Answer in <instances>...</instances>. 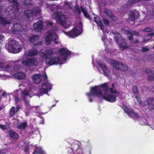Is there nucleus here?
I'll return each instance as SVG.
<instances>
[{"mask_svg": "<svg viewBox=\"0 0 154 154\" xmlns=\"http://www.w3.org/2000/svg\"><path fill=\"white\" fill-rule=\"evenodd\" d=\"M0 154H5V153L0 151Z\"/></svg>", "mask_w": 154, "mask_h": 154, "instance_id": "obj_55", "label": "nucleus"}, {"mask_svg": "<svg viewBox=\"0 0 154 154\" xmlns=\"http://www.w3.org/2000/svg\"><path fill=\"white\" fill-rule=\"evenodd\" d=\"M152 29L150 28H146L144 30L145 32H151L152 31Z\"/></svg>", "mask_w": 154, "mask_h": 154, "instance_id": "obj_41", "label": "nucleus"}, {"mask_svg": "<svg viewBox=\"0 0 154 154\" xmlns=\"http://www.w3.org/2000/svg\"><path fill=\"white\" fill-rule=\"evenodd\" d=\"M3 106L2 105V106H0V111H1V110H2V109H3Z\"/></svg>", "mask_w": 154, "mask_h": 154, "instance_id": "obj_51", "label": "nucleus"}, {"mask_svg": "<svg viewBox=\"0 0 154 154\" xmlns=\"http://www.w3.org/2000/svg\"><path fill=\"white\" fill-rule=\"evenodd\" d=\"M83 13L84 14L85 16L88 19H91V17L90 15L86 11V10H82Z\"/></svg>", "mask_w": 154, "mask_h": 154, "instance_id": "obj_34", "label": "nucleus"}, {"mask_svg": "<svg viewBox=\"0 0 154 154\" xmlns=\"http://www.w3.org/2000/svg\"><path fill=\"white\" fill-rule=\"evenodd\" d=\"M64 6V8H66L69 9H72L73 6L72 5L71 3L67 1H65Z\"/></svg>", "mask_w": 154, "mask_h": 154, "instance_id": "obj_28", "label": "nucleus"}, {"mask_svg": "<svg viewBox=\"0 0 154 154\" xmlns=\"http://www.w3.org/2000/svg\"><path fill=\"white\" fill-rule=\"evenodd\" d=\"M23 86V85H20V87H22V86Z\"/></svg>", "mask_w": 154, "mask_h": 154, "instance_id": "obj_59", "label": "nucleus"}, {"mask_svg": "<svg viewBox=\"0 0 154 154\" xmlns=\"http://www.w3.org/2000/svg\"><path fill=\"white\" fill-rule=\"evenodd\" d=\"M109 0V2L108 1L107 2V4H112L114 2V0Z\"/></svg>", "mask_w": 154, "mask_h": 154, "instance_id": "obj_48", "label": "nucleus"}, {"mask_svg": "<svg viewBox=\"0 0 154 154\" xmlns=\"http://www.w3.org/2000/svg\"><path fill=\"white\" fill-rule=\"evenodd\" d=\"M11 21V20H10L3 18L2 17H0V23L4 25L9 24Z\"/></svg>", "mask_w": 154, "mask_h": 154, "instance_id": "obj_27", "label": "nucleus"}, {"mask_svg": "<svg viewBox=\"0 0 154 154\" xmlns=\"http://www.w3.org/2000/svg\"><path fill=\"white\" fill-rule=\"evenodd\" d=\"M30 147V146H25V148H24V150L25 152H27L28 151L29 147Z\"/></svg>", "mask_w": 154, "mask_h": 154, "instance_id": "obj_47", "label": "nucleus"}, {"mask_svg": "<svg viewBox=\"0 0 154 154\" xmlns=\"http://www.w3.org/2000/svg\"><path fill=\"white\" fill-rule=\"evenodd\" d=\"M132 91L134 93L137 94L138 93V90L137 87L134 86L133 87Z\"/></svg>", "mask_w": 154, "mask_h": 154, "instance_id": "obj_37", "label": "nucleus"}, {"mask_svg": "<svg viewBox=\"0 0 154 154\" xmlns=\"http://www.w3.org/2000/svg\"><path fill=\"white\" fill-rule=\"evenodd\" d=\"M32 0H25L24 2L25 5H30L31 3V1Z\"/></svg>", "mask_w": 154, "mask_h": 154, "instance_id": "obj_38", "label": "nucleus"}, {"mask_svg": "<svg viewBox=\"0 0 154 154\" xmlns=\"http://www.w3.org/2000/svg\"><path fill=\"white\" fill-rule=\"evenodd\" d=\"M149 50V49L147 48L146 47H143L142 48V51L143 52H146L147 51Z\"/></svg>", "mask_w": 154, "mask_h": 154, "instance_id": "obj_42", "label": "nucleus"}, {"mask_svg": "<svg viewBox=\"0 0 154 154\" xmlns=\"http://www.w3.org/2000/svg\"><path fill=\"white\" fill-rule=\"evenodd\" d=\"M16 112L14 107L12 106L10 111V114L11 116H13L14 115Z\"/></svg>", "mask_w": 154, "mask_h": 154, "instance_id": "obj_32", "label": "nucleus"}, {"mask_svg": "<svg viewBox=\"0 0 154 154\" xmlns=\"http://www.w3.org/2000/svg\"><path fill=\"white\" fill-rule=\"evenodd\" d=\"M154 39V33H150L147 34L146 37L144 38L143 42H145L149 40H153Z\"/></svg>", "mask_w": 154, "mask_h": 154, "instance_id": "obj_24", "label": "nucleus"}, {"mask_svg": "<svg viewBox=\"0 0 154 154\" xmlns=\"http://www.w3.org/2000/svg\"><path fill=\"white\" fill-rule=\"evenodd\" d=\"M52 86V84L48 82H45L42 83L39 87V95L47 94L48 92L51 90Z\"/></svg>", "mask_w": 154, "mask_h": 154, "instance_id": "obj_8", "label": "nucleus"}, {"mask_svg": "<svg viewBox=\"0 0 154 154\" xmlns=\"http://www.w3.org/2000/svg\"><path fill=\"white\" fill-rule=\"evenodd\" d=\"M152 11L151 12V13L152 14H150L149 15H147L146 16L145 19H147L148 17H150V18H152L154 17V10H151Z\"/></svg>", "mask_w": 154, "mask_h": 154, "instance_id": "obj_35", "label": "nucleus"}, {"mask_svg": "<svg viewBox=\"0 0 154 154\" xmlns=\"http://www.w3.org/2000/svg\"><path fill=\"white\" fill-rule=\"evenodd\" d=\"M149 70H146V72H147V73H148V72H148Z\"/></svg>", "mask_w": 154, "mask_h": 154, "instance_id": "obj_58", "label": "nucleus"}, {"mask_svg": "<svg viewBox=\"0 0 154 154\" xmlns=\"http://www.w3.org/2000/svg\"><path fill=\"white\" fill-rule=\"evenodd\" d=\"M103 22L104 23L106 24V25H108L109 24V22L106 19H104L103 20Z\"/></svg>", "mask_w": 154, "mask_h": 154, "instance_id": "obj_45", "label": "nucleus"}, {"mask_svg": "<svg viewBox=\"0 0 154 154\" xmlns=\"http://www.w3.org/2000/svg\"><path fill=\"white\" fill-rule=\"evenodd\" d=\"M20 109V107L19 106H17L16 108V112H17Z\"/></svg>", "mask_w": 154, "mask_h": 154, "instance_id": "obj_50", "label": "nucleus"}, {"mask_svg": "<svg viewBox=\"0 0 154 154\" xmlns=\"http://www.w3.org/2000/svg\"><path fill=\"white\" fill-rule=\"evenodd\" d=\"M37 10H25V13L28 18H31L36 15Z\"/></svg>", "mask_w": 154, "mask_h": 154, "instance_id": "obj_19", "label": "nucleus"}, {"mask_svg": "<svg viewBox=\"0 0 154 154\" xmlns=\"http://www.w3.org/2000/svg\"><path fill=\"white\" fill-rule=\"evenodd\" d=\"M42 76L40 74H35L32 76V80L34 83L36 84L39 83L42 79Z\"/></svg>", "mask_w": 154, "mask_h": 154, "instance_id": "obj_17", "label": "nucleus"}, {"mask_svg": "<svg viewBox=\"0 0 154 154\" xmlns=\"http://www.w3.org/2000/svg\"><path fill=\"white\" fill-rule=\"evenodd\" d=\"M9 134L10 136L13 139H17L19 138L18 135L13 131L11 130L9 132Z\"/></svg>", "mask_w": 154, "mask_h": 154, "instance_id": "obj_26", "label": "nucleus"}, {"mask_svg": "<svg viewBox=\"0 0 154 154\" xmlns=\"http://www.w3.org/2000/svg\"><path fill=\"white\" fill-rule=\"evenodd\" d=\"M135 97L136 98L138 102L140 104H141V101H140V98L139 97V95L137 94L135 96Z\"/></svg>", "mask_w": 154, "mask_h": 154, "instance_id": "obj_39", "label": "nucleus"}, {"mask_svg": "<svg viewBox=\"0 0 154 154\" xmlns=\"http://www.w3.org/2000/svg\"><path fill=\"white\" fill-rule=\"evenodd\" d=\"M60 11L53 10L54 14L53 16L56 20L57 23L60 24L66 29L70 26L71 23L65 16L61 13Z\"/></svg>", "mask_w": 154, "mask_h": 154, "instance_id": "obj_4", "label": "nucleus"}, {"mask_svg": "<svg viewBox=\"0 0 154 154\" xmlns=\"http://www.w3.org/2000/svg\"><path fill=\"white\" fill-rule=\"evenodd\" d=\"M149 72L148 79L149 81H152L154 80V75L151 70H149Z\"/></svg>", "mask_w": 154, "mask_h": 154, "instance_id": "obj_31", "label": "nucleus"}, {"mask_svg": "<svg viewBox=\"0 0 154 154\" xmlns=\"http://www.w3.org/2000/svg\"><path fill=\"white\" fill-rule=\"evenodd\" d=\"M33 19V18H32L31 20H29V21H30L31 20H32V19Z\"/></svg>", "mask_w": 154, "mask_h": 154, "instance_id": "obj_61", "label": "nucleus"}, {"mask_svg": "<svg viewBox=\"0 0 154 154\" xmlns=\"http://www.w3.org/2000/svg\"><path fill=\"white\" fill-rule=\"evenodd\" d=\"M106 37L105 36H104V37H103L102 38V40L104 44V45H106V43H105V41L106 40L105 39H106Z\"/></svg>", "mask_w": 154, "mask_h": 154, "instance_id": "obj_43", "label": "nucleus"}, {"mask_svg": "<svg viewBox=\"0 0 154 154\" xmlns=\"http://www.w3.org/2000/svg\"><path fill=\"white\" fill-rule=\"evenodd\" d=\"M95 22L98 24V29H100L103 31V33H105L104 30V28L103 25L102 23L100 20L99 17H94Z\"/></svg>", "mask_w": 154, "mask_h": 154, "instance_id": "obj_18", "label": "nucleus"}, {"mask_svg": "<svg viewBox=\"0 0 154 154\" xmlns=\"http://www.w3.org/2000/svg\"><path fill=\"white\" fill-rule=\"evenodd\" d=\"M106 3H102V5H103V6H105V5Z\"/></svg>", "mask_w": 154, "mask_h": 154, "instance_id": "obj_56", "label": "nucleus"}, {"mask_svg": "<svg viewBox=\"0 0 154 154\" xmlns=\"http://www.w3.org/2000/svg\"><path fill=\"white\" fill-rule=\"evenodd\" d=\"M126 32H128V33L130 34L131 35L128 36V38L129 40H131L133 38V35H136L137 33V32H134L133 31H131V30H129L128 31H126Z\"/></svg>", "mask_w": 154, "mask_h": 154, "instance_id": "obj_30", "label": "nucleus"}, {"mask_svg": "<svg viewBox=\"0 0 154 154\" xmlns=\"http://www.w3.org/2000/svg\"><path fill=\"white\" fill-rule=\"evenodd\" d=\"M35 153L38 154H46L45 151L40 147H36V148L33 154H34Z\"/></svg>", "mask_w": 154, "mask_h": 154, "instance_id": "obj_25", "label": "nucleus"}, {"mask_svg": "<svg viewBox=\"0 0 154 154\" xmlns=\"http://www.w3.org/2000/svg\"><path fill=\"white\" fill-rule=\"evenodd\" d=\"M43 22L42 21L35 23L34 24V29L35 31H39L41 30L43 28Z\"/></svg>", "mask_w": 154, "mask_h": 154, "instance_id": "obj_16", "label": "nucleus"}, {"mask_svg": "<svg viewBox=\"0 0 154 154\" xmlns=\"http://www.w3.org/2000/svg\"><path fill=\"white\" fill-rule=\"evenodd\" d=\"M75 10H79V7L77 4L75 5Z\"/></svg>", "mask_w": 154, "mask_h": 154, "instance_id": "obj_49", "label": "nucleus"}, {"mask_svg": "<svg viewBox=\"0 0 154 154\" xmlns=\"http://www.w3.org/2000/svg\"><path fill=\"white\" fill-rule=\"evenodd\" d=\"M26 84L27 85L28 87L30 88V90L29 91L28 89L26 88L21 91V99L24 101L27 110H29L33 107H31L29 105V101L26 100V99L28 97H31L32 96L33 93L32 90V88H33V86L32 83L29 81L27 82Z\"/></svg>", "mask_w": 154, "mask_h": 154, "instance_id": "obj_3", "label": "nucleus"}, {"mask_svg": "<svg viewBox=\"0 0 154 154\" xmlns=\"http://www.w3.org/2000/svg\"><path fill=\"white\" fill-rule=\"evenodd\" d=\"M8 1L9 2L13 4V8H12V9H13L14 8V10H19V5L17 2V0H8Z\"/></svg>", "mask_w": 154, "mask_h": 154, "instance_id": "obj_22", "label": "nucleus"}, {"mask_svg": "<svg viewBox=\"0 0 154 154\" xmlns=\"http://www.w3.org/2000/svg\"><path fill=\"white\" fill-rule=\"evenodd\" d=\"M40 38V36L37 35H33L30 37L29 38V40L30 42L33 44V46L37 48H39L42 45V42H39L36 43L35 42L38 40Z\"/></svg>", "mask_w": 154, "mask_h": 154, "instance_id": "obj_13", "label": "nucleus"}, {"mask_svg": "<svg viewBox=\"0 0 154 154\" xmlns=\"http://www.w3.org/2000/svg\"><path fill=\"white\" fill-rule=\"evenodd\" d=\"M46 22L48 26H51L52 24V22L49 21H47Z\"/></svg>", "mask_w": 154, "mask_h": 154, "instance_id": "obj_44", "label": "nucleus"}, {"mask_svg": "<svg viewBox=\"0 0 154 154\" xmlns=\"http://www.w3.org/2000/svg\"><path fill=\"white\" fill-rule=\"evenodd\" d=\"M36 109H39V106H36L34 107Z\"/></svg>", "mask_w": 154, "mask_h": 154, "instance_id": "obj_52", "label": "nucleus"}, {"mask_svg": "<svg viewBox=\"0 0 154 154\" xmlns=\"http://www.w3.org/2000/svg\"><path fill=\"white\" fill-rule=\"evenodd\" d=\"M139 16L138 13L136 10H134V12L131 11L129 14V19H130L132 23H130L131 25L134 24V21L137 19Z\"/></svg>", "mask_w": 154, "mask_h": 154, "instance_id": "obj_15", "label": "nucleus"}, {"mask_svg": "<svg viewBox=\"0 0 154 154\" xmlns=\"http://www.w3.org/2000/svg\"><path fill=\"white\" fill-rule=\"evenodd\" d=\"M111 18L112 20H113V21H116L117 19L116 17L114 16H113V15H112V16L111 17Z\"/></svg>", "mask_w": 154, "mask_h": 154, "instance_id": "obj_46", "label": "nucleus"}, {"mask_svg": "<svg viewBox=\"0 0 154 154\" xmlns=\"http://www.w3.org/2000/svg\"><path fill=\"white\" fill-rule=\"evenodd\" d=\"M114 84L112 85L109 88L107 83H104L99 86L91 87L89 93L86 94L90 102H91L94 96L103 98L108 102L113 103L116 100V96L119 92L114 87Z\"/></svg>", "mask_w": 154, "mask_h": 154, "instance_id": "obj_2", "label": "nucleus"}, {"mask_svg": "<svg viewBox=\"0 0 154 154\" xmlns=\"http://www.w3.org/2000/svg\"><path fill=\"white\" fill-rule=\"evenodd\" d=\"M57 30V27H54L52 29L46 33L45 39V42L47 44H50L52 40L54 42L55 44L58 43V37L56 33Z\"/></svg>", "mask_w": 154, "mask_h": 154, "instance_id": "obj_5", "label": "nucleus"}, {"mask_svg": "<svg viewBox=\"0 0 154 154\" xmlns=\"http://www.w3.org/2000/svg\"><path fill=\"white\" fill-rule=\"evenodd\" d=\"M2 1V0H0V2H1Z\"/></svg>", "mask_w": 154, "mask_h": 154, "instance_id": "obj_63", "label": "nucleus"}, {"mask_svg": "<svg viewBox=\"0 0 154 154\" xmlns=\"http://www.w3.org/2000/svg\"><path fill=\"white\" fill-rule=\"evenodd\" d=\"M19 91V90H17L16 91H14V94H13V95H15V96L14 98H15V100L16 101H18L19 100V98L17 95L16 94V92H17Z\"/></svg>", "mask_w": 154, "mask_h": 154, "instance_id": "obj_36", "label": "nucleus"}, {"mask_svg": "<svg viewBox=\"0 0 154 154\" xmlns=\"http://www.w3.org/2000/svg\"><path fill=\"white\" fill-rule=\"evenodd\" d=\"M153 48L154 49V46L153 47Z\"/></svg>", "mask_w": 154, "mask_h": 154, "instance_id": "obj_64", "label": "nucleus"}, {"mask_svg": "<svg viewBox=\"0 0 154 154\" xmlns=\"http://www.w3.org/2000/svg\"><path fill=\"white\" fill-rule=\"evenodd\" d=\"M82 24L80 22L77 24L70 31L66 32L63 30V33L70 38H75L80 35L82 31Z\"/></svg>", "mask_w": 154, "mask_h": 154, "instance_id": "obj_7", "label": "nucleus"}, {"mask_svg": "<svg viewBox=\"0 0 154 154\" xmlns=\"http://www.w3.org/2000/svg\"><path fill=\"white\" fill-rule=\"evenodd\" d=\"M123 109L129 117L134 120H137L140 119V117L138 114L133 111V109L128 107L124 106Z\"/></svg>", "mask_w": 154, "mask_h": 154, "instance_id": "obj_11", "label": "nucleus"}, {"mask_svg": "<svg viewBox=\"0 0 154 154\" xmlns=\"http://www.w3.org/2000/svg\"><path fill=\"white\" fill-rule=\"evenodd\" d=\"M38 112V110H37V111H36V112Z\"/></svg>", "mask_w": 154, "mask_h": 154, "instance_id": "obj_62", "label": "nucleus"}, {"mask_svg": "<svg viewBox=\"0 0 154 154\" xmlns=\"http://www.w3.org/2000/svg\"><path fill=\"white\" fill-rule=\"evenodd\" d=\"M6 48L8 52L14 53H19L22 49V45L15 40H10L6 45Z\"/></svg>", "mask_w": 154, "mask_h": 154, "instance_id": "obj_6", "label": "nucleus"}, {"mask_svg": "<svg viewBox=\"0 0 154 154\" xmlns=\"http://www.w3.org/2000/svg\"><path fill=\"white\" fill-rule=\"evenodd\" d=\"M81 9H81V10H83V8H82V7H81Z\"/></svg>", "mask_w": 154, "mask_h": 154, "instance_id": "obj_60", "label": "nucleus"}, {"mask_svg": "<svg viewBox=\"0 0 154 154\" xmlns=\"http://www.w3.org/2000/svg\"><path fill=\"white\" fill-rule=\"evenodd\" d=\"M5 92H3L2 93V95H3V96H5Z\"/></svg>", "mask_w": 154, "mask_h": 154, "instance_id": "obj_54", "label": "nucleus"}, {"mask_svg": "<svg viewBox=\"0 0 154 154\" xmlns=\"http://www.w3.org/2000/svg\"><path fill=\"white\" fill-rule=\"evenodd\" d=\"M27 125V123L26 122H24L18 125L17 128L19 129H23L25 128Z\"/></svg>", "mask_w": 154, "mask_h": 154, "instance_id": "obj_29", "label": "nucleus"}, {"mask_svg": "<svg viewBox=\"0 0 154 154\" xmlns=\"http://www.w3.org/2000/svg\"><path fill=\"white\" fill-rule=\"evenodd\" d=\"M44 77L45 79H46L47 77V76L45 74V75L44 76Z\"/></svg>", "mask_w": 154, "mask_h": 154, "instance_id": "obj_53", "label": "nucleus"}, {"mask_svg": "<svg viewBox=\"0 0 154 154\" xmlns=\"http://www.w3.org/2000/svg\"><path fill=\"white\" fill-rule=\"evenodd\" d=\"M9 127L8 125H3L0 124V128L2 130H5L8 129Z\"/></svg>", "mask_w": 154, "mask_h": 154, "instance_id": "obj_33", "label": "nucleus"}, {"mask_svg": "<svg viewBox=\"0 0 154 154\" xmlns=\"http://www.w3.org/2000/svg\"><path fill=\"white\" fill-rule=\"evenodd\" d=\"M152 100V98H150L149 99L147 100L144 103V105H148L151 104L149 106V109H150V110L154 109V103L151 104Z\"/></svg>", "mask_w": 154, "mask_h": 154, "instance_id": "obj_21", "label": "nucleus"}, {"mask_svg": "<svg viewBox=\"0 0 154 154\" xmlns=\"http://www.w3.org/2000/svg\"><path fill=\"white\" fill-rule=\"evenodd\" d=\"M13 76L15 78L21 79L25 78L26 76V74L23 72H18L16 74L13 73Z\"/></svg>", "mask_w": 154, "mask_h": 154, "instance_id": "obj_20", "label": "nucleus"}, {"mask_svg": "<svg viewBox=\"0 0 154 154\" xmlns=\"http://www.w3.org/2000/svg\"><path fill=\"white\" fill-rule=\"evenodd\" d=\"M92 64H93V66H94V63L93 61H92Z\"/></svg>", "mask_w": 154, "mask_h": 154, "instance_id": "obj_57", "label": "nucleus"}, {"mask_svg": "<svg viewBox=\"0 0 154 154\" xmlns=\"http://www.w3.org/2000/svg\"><path fill=\"white\" fill-rule=\"evenodd\" d=\"M108 61L109 63L112 64L114 67L116 69L125 71L128 69L127 66L123 64L121 62H118L112 60H108Z\"/></svg>", "mask_w": 154, "mask_h": 154, "instance_id": "obj_10", "label": "nucleus"}, {"mask_svg": "<svg viewBox=\"0 0 154 154\" xmlns=\"http://www.w3.org/2000/svg\"><path fill=\"white\" fill-rule=\"evenodd\" d=\"M97 63L99 66L98 70L99 72L101 73H104V75L107 77L109 76L110 74V71L104 63L99 61H97Z\"/></svg>", "mask_w": 154, "mask_h": 154, "instance_id": "obj_12", "label": "nucleus"}, {"mask_svg": "<svg viewBox=\"0 0 154 154\" xmlns=\"http://www.w3.org/2000/svg\"><path fill=\"white\" fill-rule=\"evenodd\" d=\"M0 78L2 80H5L7 78V77L4 75L0 74Z\"/></svg>", "mask_w": 154, "mask_h": 154, "instance_id": "obj_40", "label": "nucleus"}, {"mask_svg": "<svg viewBox=\"0 0 154 154\" xmlns=\"http://www.w3.org/2000/svg\"><path fill=\"white\" fill-rule=\"evenodd\" d=\"M114 34L115 40L121 48L124 49L128 48L125 40L122 38L119 33L114 32Z\"/></svg>", "mask_w": 154, "mask_h": 154, "instance_id": "obj_9", "label": "nucleus"}, {"mask_svg": "<svg viewBox=\"0 0 154 154\" xmlns=\"http://www.w3.org/2000/svg\"><path fill=\"white\" fill-rule=\"evenodd\" d=\"M37 50L32 49L26 51L23 57L11 62L9 64H6L3 62H0V68L2 70L13 73V71H17L21 67V65H18L21 63L24 66L28 67L37 66L38 64L45 62L46 63L50 65L62 64L66 63L70 56V52L66 48H62L59 50V56L51 57L53 54V49L51 48H44L40 53L42 58V60L38 61L34 57L29 58V56H34L38 53Z\"/></svg>", "mask_w": 154, "mask_h": 154, "instance_id": "obj_1", "label": "nucleus"}, {"mask_svg": "<svg viewBox=\"0 0 154 154\" xmlns=\"http://www.w3.org/2000/svg\"><path fill=\"white\" fill-rule=\"evenodd\" d=\"M23 28L21 25L18 23L14 24L11 29V32L14 34L21 35V32L23 31Z\"/></svg>", "mask_w": 154, "mask_h": 154, "instance_id": "obj_14", "label": "nucleus"}, {"mask_svg": "<svg viewBox=\"0 0 154 154\" xmlns=\"http://www.w3.org/2000/svg\"><path fill=\"white\" fill-rule=\"evenodd\" d=\"M46 8L50 9V10H54L55 9H58L59 8L58 6L55 5H50L48 4L45 3L44 4Z\"/></svg>", "mask_w": 154, "mask_h": 154, "instance_id": "obj_23", "label": "nucleus"}]
</instances>
